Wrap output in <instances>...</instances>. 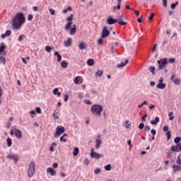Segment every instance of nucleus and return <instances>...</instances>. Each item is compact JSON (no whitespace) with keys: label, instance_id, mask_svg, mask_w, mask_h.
<instances>
[{"label":"nucleus","instance_id":"20e7f679","mask_svg":"<svg viewBox=\"0 0 181 181\" xmlns=\"http://www.w3.org/2000/svg\"><path fill=\"white\" fill-rule=\"evenodd\" d=\"M158 64V70H163V69H166V64H168V59L166 58L160 59L157 61Z\"/></svg>","mask_w":181,"mask_h":181},{"label":"nucleus","instance_id":"0eeeda50","mask_svg":"<svg viewBox=\"0 0 181 181\" xmlns=\"http://www.w3.org/2000/svg\"><path fill=\"white\" fill-rule=\"evenodd\" d=\"M90 157L93 159H100V158H103V155L94 152V148H91L90 150Z\"/></svg>","mask_w":181,"mask_h":181},{"label":"nucleus","instance_id":"ea45409f","mask_svg":"<svg viewBox=\"0 0 181 181\" xmlns=\"http://www.w3.org/2000/svg\"><path fill=\"white\" fill-rule=\"evenodd\" d=\"M149 71H151V73H152V74H155V66H151L149 68Z\"/></svg>","mask_w":181,"mask_h":181},{"label":"nucleus","instance_id":"5fc2aeb1","mask_svg":"<svg viewBox=\"0 0 181 181\" xmlns=\"http://www.w3.org/2000/svg\"><path fill=\"white\" fill-rule=\"evenodd\" d=\"M144 127H145V124L144 123H141L139 125V129H144Z\"/></svg>","mask_w":181,"mask_h":181},{"label":"nucleus","instance_id":"864d4df0","mask_svg":"<svg viewBox=\"0 0 181 181\" xmlns=\"http://www.w3.org/2000/svg\"><path fill=\"white\" fill-rule=\"evenodd\" d=\"M23 37H25V35H20L18 37V42H22V40H23Z\"/></svg>","mask_w":181,"mask_h":181},{"label":"nucleus","instance_id":"a211bd4d","mask_svg":"<svg viewBox=\"0 0 181 181\" xmlns=\"http://www.w3.org/2000/svg\"><path fill=\"white\" fill-rule=\"evenodd\" d=\"M47 173H49L51 176H56L57 175L56 170H54V169H53L52 168H48L47 169Z\"/></svg>","mask_w":181,"mask_h":181},{"label":"nucleus","instance_id":"bb28decb","mask_svg":"<svg viewBox=\"0 0 181 181\" xmlns=\"http://www.w3.org/2000/svg\"><path fill=\"white\" fill-rule=\"evenodd\" d=\"M95 148L96 149H100V146L101 145V144H103V142H101V141L100 139H96L95 141Z\"/></svg>","mask_w":181,"mask_h":181},{"label":"nucleus","instance_id":"f8f14e48","mask_svg":"<svg viewBox=\"0 0 181 181\" xmlns=\"http://www.w3.org/2000/svg\"><path fill=\"white\" fill-rule=\"evenodd\" d=\"M163 131H164V132H166L165 135L167 136L168 141H169V139H170V130H169V127L164 126L163 128Z\"/></svg>","mask_w":181,"mask_h":181},{"label":"nucleus","instance_id":"3c124183","mask_svg":"<svg viewBox=\"0 0 181 181\" xmlns=\"http://www.w3.org/2000/svg\"><path fill=\"white\" fill-rule=\"evenodd\" d=\"M52 93L54 95H56L57 94V93H59V88H56L52 90Z\"/></svg>","mask_w":181,"mask_h":181},{"label":"nucleus","instance_id":"f03ea898","mask_svg":"<svg viewBox=\"0 0 181 181\" xmlns=\"http://www.w3.org/2000/svg\"><path fill=\"white\" fill-rule=\"evenodd\" d=\"M90 112L92 115H94L97 118L101 117V113L103 112V106L101 105L95 104L91 107Z\"/></svg>","mask_w":181,"mask_h":181},{"label":"nucleus","instance_id":"c756f323","mask_svg":"<svg viewBox=\"0 0 181 181\" xmlns=\"http://www.w3.org/2000/svg\"><path fill=\"white\" fill-rule=\"evenodd\" d=\"M6 142H7V146H8V147L12 146V139H11L9 137L7 138Z\"/></svg>","mask_w":181,"mask_h":181},{"label":"nucleus","instance_id":"603ef678","mask_svg":"<svg viewBox=\"0 0 181 181\" xmlns=\"http://www.w3.org/2000/svg\"><path fill=\"white\" fill-rule=\"evenodd\" d=\"M163 5L166 8L168 6V0H163Z\"/></svg>","mask_w":181,"mask_h":181},{"label":"nucleus","instance_id":"de8ad7c7","mask_svg":"<svg viewBox=\"0 0 181 181\" xmlns=\"http://www.w3.org/2000/svg\"><path fill=\"white\" fill-rule=\"evenodd\" d=\"M35 111L37 114H42V109L39 107H36Z\"/></svg>","mask_w":181,"mask_h":181},{"label":"nucleus","instance_id":"423d86ee","mask_svg":"<svg viewBox=\"0 0 181 181\" xmlns=\"http://www.w3.org/2000/svg\"><path fill=\"white\" fill-rule=\"evenodd\" d=\"M66 21H69L65 25V30H70V28H71V25H73V22H71V21H73V14H71L70 16L66 18Z\"/></svg>","mask_w":181,"mask_h":181},{"label":"nucleus","instance_id":"2eb2a0df","mask_svg":"<svg viewBox=\"0 0 181 181\" xmlns=\"http://www.w3.org/2000/svg\"><path fill=\"white\" fill-rule=\"evenodd\" d=\"M106 22L107 25H115V23H117V19H114L111 16H109Z\"/></svg>","mask_w":181,"mask_h":181},{"label":"nucleus","instance_id":"338daca9","mask_svg":"<svg viewBox=\"0 0 181 181\" xmlns=\"http://www.w3.org/2000/svg\"><path fill=\"white\" fill-rule=\"evenodd\" d=\"M33 11H34L35 12H37L39 8H38L37 6H33Z\"/></svg>","mask_w":181,"mask_h":181},{"label":"nucleus","instance_id":"1a4fd4ad","mask_svg":"<svg viewBox=\"0 0 181 181\" xmlns=\"http://www.w3.org/2000/svg\"><path fill=\"white\" fill-rule=\"evenodd\" d=\"M172 152H180L181 151V143H178L175 146H173L170 148Z\"/></svg>","mask_w":181,"mask_h":181},{"label":"nucleus","instance_id":"8fccbe9b","mask_svg":"<svg viewBox=\"0 0 181 181\" xmlns=\"http://www.w3.org/2000/svg\"><path fill=\"white\" fill-rule=\"evenodd\" d=\"M169 63L173 64L175 62H176V59L175 58H170L168 60Z\"/></svg>","mask_w":181,"mask_h":181},{"label":"nucleus","instance_id":"052dcab7","mask_svg":"<svg viewBox=\"0 0 181 181\" xmlns=\"http://www.w3.org/2000/svg\"><path fill=\"white\" fill-rule=\"evenodd\" d=\"M53 117H54L55 119H59V116L57 115V113H54V114H53Z\"/></svg>","mask_w":181,"mask_h":181},{"label":"nucleus","instance_id":"0e129e2a","mask_svg":"<svg viewBox=\"0 0 181 181\" xmlns=\"http://www.w3.org/2000/svg\"><path fill=\"white\" fill-rule=\"evenodd\" d=\"M148 117V115H144L141 117V121H146V118Z\"/></svg>","mask_w":181,"mask_h":181},{"label":"nucleus","instance_id":"473e14b6","mask_svg":"<svg viewBox=\"0 0 181 181\" xmlns=\"http://www.w3.org/2000/svg\"><path fill=\"white\" fill-rule=\"evenodd\" d=\"M168 117H169L170 121H173V118H175V117L173 116V112H170L168 113Z\"/></svg>","mask_w":181,"mask_h":181},{"label":"nucleus","instance_id":"f704fd0d","mask_svg":"<svg viewBox=\"0 0 181 181\" xmlns=\"http://www.w3.org/2000/svg\"><path fill=\"white\" fill-rule=\"evenodd\" d=\"M180 141H181V138L179 136H177L175 139H174V142L175 144H180Z\"/></svg>","mask_w":181,"mask_h":181},{"label":"nucleus","instance_id":"5701e85b","mask_svg":"<svg viewBox=\"0 0 181 181\" xmlns=\"http://www.w3.org/2000/svg\"><path fill=\"white\" fill-rule=\"evenodd\" d=\"M159 121V117H156L154 120H151L150 124H151V125H157Z\"/></svg>","mask_w":181,"mask_h":181},{"label":"nucleus","instance_id":"c85d7f7f","mask_svg":"<svg viewBox=\"0 0 181 181\" xmlns=\"http://www.w3.org/2000/svg\"><path fill=\"white\" fill-rule=\"evenodd\" d=\"M87 64L88 66H94V59H88Z\"/></svg>","mask_w":181,"mask_h":181},{"label":"nucleus","instance_id":"412c9836","mask_svg":"<svg viewBox=\"0 0 181 181\" xmlns=\"http://www.w3.org/2000/svg\"><path fill=\"white\" fill-rule=\"evenodd\" d=\"M173 172H181V166L180 165H173Z\"/></svg>","mask_w":181,"mask_h":181},{"label":"nucleus","instance_id":"72a5a7b5","mask_svg":"<svg viewBox=\"0 0 181 181\" xmlns=\"http://www.w3.org/2000/svg\"><path fill=\"white\" fill-rule=\"evenodd\" d=\"M78 152H79L78 148L76 147L73 152L74 156H77V155H78Z\"/></svg>","mask_w":181,"mask_h":181},{"label":"nucleus","instance_id":"4be33fe9","mask_svg":"<svg viewBox=\"0 0 181 181\" xmlns=\"http://www.w3.org/2000/svg\"><path fill=\"white\" fill-rule=\"evenodd\" d=\"M65 47H70L71 46V38H68L66 41H64Z\"/></svg>","mask_w":181,"mask_h":181},{"label":"nucleus","instance_id":"49530a36","mask_svg":"<svg viewBox=\"0 0 181 181\" xmlns=\"http://www.w3.org/2000/svg\"><path fill=\"white\" fill-rule=\"evenodd\" d=\"M174 83L176 84L177 86H179V84H180V80L179 78L175 79Z\"/></svg>","mask_w":181,"mask_h":181},{"label":"nucleus","instance_id":"393cba45","mask_svg":"<svg viewBox=\"0 0 181 181\" xmlns=\"http://www.w3.org/2000/svg\"><path fill=\"white\" fill-rule=\"evenodd\" d=\"M54 56H57V62H62V55L59 54V52H55L54 53Z\"/></svg>","mask_w":181,"mask_h":181},{"label":"nucleus","instance_id":"cd10ccee","mask_svg":"<svg viewBox=\"0 0 181 181\" xmlns=\"http://www.w3.org/2000/svg\"><path fill=\"white\" fill-rule=\"evenodd\" d=\"M78 47L81 50H84V49H86V43L84 42H80Z\"/></svg>","mask_w":181,"mask_h":181},{"label":"nucleus","instance_id":"69168bd1","mask_svg":"<svg viewBox=\"0 0 181 181\" xmlns=\"http://www.w3.org/2000/svg\"><path fill=\"white\" fill-rule=\"evenodd\" d=\"M52 166L54 168H59V164L57 163H54Z\"/></svg>","mask_w":181,"mask_h":181},{"label":"nucleus","instance_id":"09e8293b","mask_svg":"<svg viewBox=\"0 0 181 181\" xmlns=\"http://www.w3.org/2000/svg\"><path fill=\"white\" fill-rule=\"evenodd\" d=\"M84 165H86L88 166V163H90V160H88V158H85L83 160Z\"/></svg>","mask_w":181,"mask_h":181},{"label":"nucleus","instance_id":"39448f33","mask_svg":"<svg viewBox=\"0 0 181 181\" xmlns=\"http://www.w3.org/2000/svg\"><path fill=\"white\" fill-rule=\"evenodd\" d=\"M66 129L64 127L59 126L56 128V132L54 134V138H59V135H62V134H64V132Z\"/></svg>","mask_w":181,"mask_h":181},{"label":"nucleus","instance_id":"58836bf2","mask_svg":"<svg viewBox=\"0 0 181 181\" xmlns=\"http://www.w3.org/2000/svg\"><path fill=\"white\" fill-rule=\"evenodd\" d=\"M3 93H4V90L2 89V87L0 86V104L2 103V100H1V98L2 97Z\"/></svg>","mask_w":181,"mask_h":181},{"label":"nucleus","instance_id":"e2e57ef3","mask_svg":"<svg viewBox=\"0 0 181 181\" xmlns=\"http://www.w3.org/2000/svg\"><path fill=\"white\" fill-rule=\"evenodd\" d=\"M85 103L86 104H88L89 105H91V104H93V103L90 100H86Z\"/></svg>","mask_w":181,"mask_h":181},{"label":"nucleus","instance_id":"a18cd8bd","mask_svg":"<svg viewBox=\"0 0 181 181\" xmlns=\"http://www.w3.org/2000/svg\"><path fill=\"white\" fill-rule=\"evenodd\" d=\"M111 168H112V167H111V165H110V164H108V165H107L105 166V169L106 170H111Z\"/></svg>","mask_w":181,"mask_h":181},{"label":"nucleus","instance_id":"6ab92c4d","mask_svg":"<svg viewBox=\"0 0 181 181\" xmlns=\"http://www.w3.org/2000/svg\"><path fill=\"white\" fill-rule=\"evenodd\" d=\"M76 32H77V27L76 26V24H74L73 28L70 29L69 35H71V36H73L76 35Z\"/></svg>","mask_w":181,"mask_h":181},{"label":"nucleus","instance_id":"774afa93","mask_svg":"<svg viewBox=\"0 0 181 181\" xmlns=\"http://www.w3.org/2000/svg\"><path fill=\"white\" fill-rule=\"evenodd\" d=\"M64 100L65 102L69 100V95H66L64 96Z\"/></svg>","mask_w":181,"mask_h":181},{"label":"nucleus","instance_id":"4c0bfd02","mask_svg":"<svg viewBox=\"0 0 181 181\" xmlns=\"http://www.w3.org/2000/svg\"><path fill=\"white\" fill-rule=\"evenodd\" d=\"M53 146H56V143H52V146L49 148V151L51 152H54V148Z\"/></svg>","mask_w":181,"mask_h":181},{"label":"nucleus","instance_id":"f3484780","mask_svg":"<svg viewBox=\"0 0 181 181\" xmlns=\"http://www.w3.org/2000/svg\"><path fill=\"white\" fill-rule=\"evenodd\" d=\"M6 49V46L4 45V43L0 45V54H2L3 56H6V52L5 49Z\"/></svg>","mask_w":181,"mask_h":181},{"label":"nucleus","instance_id":"b1692460","mask_svg":"<svg viewBox=\"0 0 181 181\" xmlns=\"http://www.w3.org/2000/svg\"><path fill=\"white\" fill-rule=\"evenodd\" d=\"M11 33H12V31L10 30H6L5 34L1 35L2 39H5L7 36H11Z\"/></svg>","mask_w":181,"mask_h":181},{"label":"nucleus","instance_id":"680f3d73","mask_svg":"<svg viewBox=\"0 0 181 181\" xmlns=\"http://www.w3.org/2000/svg\"><path fill=\"white\" fill-rule=\"evenodd\" d=\"M151 134L153 136H155V135H156V130L155 129H151Z\"/></svg>","mask_w":181,"mask_h":181},{"label":"nucleus","instance_id":"f257e3e1","mask_svg":"<svg viewBox=\"0 0 181 181\" xmlns=\"http://www.w3.org/2000/svg\"><path fill=\"white\" fill-rule=\"evenodd\" d=\"M25 23V14L23 13H18L12 19V26L14 29H20L22 25Z\"/></svg>","mask_w":181,"mask_h":181},{"label":"nucleus","instance_id":"bf43d9fd","mask_svg":"<svg viewBox=\"0 0 181 181\" xmlns=\"http://www.w3.org/2000/svg\"><path fill=\"white\" fill-rule=\"evenodd\" d=\"M142 18H144V16H141V17L137 19V22L139 23H141V22H142Z\"/></svg>","mask_w":181,"mask_h":181},{"label":"nucleus","instance_id":"a878e982","mask_svg":"<svg viewBox=\"0 0 181 181\" xmlns=\"http://www.w3.org/2000/svg\"><path fill=\"white\" fill-rule=\"evenodd\" d=\"M69 66V63L66 61H62L61 62V67L66 69Z\"/></svg>","mask_w":181,"mask_h":181},{"label":"nucleus","instance_id":"9d476101","mask_svg":"<svg viewBox=\"0 0 181 181\" xmlns=\"http://www.w3.org/2000/svg\"><path fill=\"white\" fill-rule=\"evenodd\" d=\"M166 83H163V77H161L159 80L158 84L156 86L157 88H159L160 90H163V88H165Z\"/></svg>","mask_w":181,"mask_h":181},{"label":"nucleus","instance_id":"37998d69","mask_svg":"<svg viewBox=\"0 0 181 181\" xmlns=\"http://www.w3.org/2000/svg\"><path fill=\"white\" fill-rule=\"evenodd\" d=\"M49 11L51 15H56V11H54V9L53 8H49Z\"/></svg>","mask_w":181,"mask_h":181},{"label":"nucleus","instance_id":"ddd939ff","mask_svg":"<svg viewBox=\"0 0 181 181\" xmlns=\"http://www.w3.org/2000/svg\"><path fill=\"white\" fill-rule=\"evenodd\" d=\"M8 159H12L14 162H18L19 160V156L17 154H9L7 156Z\"/></svg>","mask_w":181,"mask_h":181},{"label":"nucleus","instance_id":"79ce46f5","mask_svg":"<svg viewBox=\"0 0 181 181\" xmlns=\"http://www.w3.org/2000/svg\"><path fill=\"white\" fill-rule=\"evenodd\" d=\"M176 5H179V2L176 1L175 4V3H173L171 4V8L172 9H175V8H176Z\"/></svg>","mask_w":181,"mask_h":181},{"label":"nucleus","instance_id":"6e6d98bb","mask_svg":"<svg viewBox=\"0 0 181 181\" xmlns=\"http://www.w3.org/2000/svg\"><path fill=\"white\" fill-rule=\"evenodd\" d=\"M60 141L61 142H67V140L66 139H64V136H61L60 137Z\"/></svg>","mask_w":181,"mask_h":181},{"label":"nucleus","instance_id":"c9c22d12","mask_svg":"<svg viewBox=\"0 0 181 181\" xmlns=\"http://www.w3.org/2000/svg\"><path fill=\"white\" fill-rule=\"evenodd\" d=\"M103 71L99 70V71H98L95 73V76H96L97 77H101V76H103Z\"/></svg>","mask_w":181,"mask_h":181},{"label":"nucleus","instance_id":"9b49d317","mask_svg":"<svg viewBox=\"0 0 181 181\" xmlns=\"http://www.w3.org/2000/svg\"><path fill=\"white\" fill-rule=\"evenodd\" d=\"M116 21H117V23H118L121 26H124V25H127V22L122 21H124L123 15H121L120 16H119V18H116Z\"/></svg>","mask_w":181,"mask_h":181},{"label":"nucleus","instance_id":"c03bdc74","mask_svg":"<svg viewBox=\"0 0 181 181\" xmlns=\"http://www.w3.org/2000/svg\"><path fill=\"white\" fill-rule=\"evenodd\" d=\"M94 173H95V175H98V173H101V170L100 168H96L94 170Z\"/></svg>","mask_w":181,"mask_h":181},{"label":"nucleus","instance_id":"aec40b11","mask_svg":"<svg viewBox=\"0 0 181 181\" xmlns=\"http://www.w3.org/2000/svg\"><path fill=\"white\" fill-rule=\"evenodd\" d=\"M128 63H129V60L126 59V60H125V62H122V63L119 64L117 65V68H118V69H121V68H122V67H125V66L128 64Z\"/></svg>","mask_w":181,"mask_h":181},{"label":"nucleus","instance_id":"a19ab883","mask_svg":"<svg viewBox=\"0 0 181 181\" xmlns=\"http://www.w3.org/2000/svg\"><path fill=\"white\" fill-rule=\"evenodd\" d=\"M153 18H155V13H151L150 14V16L148 17V20L149 21H152L153 19Z\"/></svg>","mask_w":181,"mask_h":181},{"label":"nucleus","instance_id":"13d9d810","mask_svg":"<svg viewBox=\"0 0 181 181\" xmlns=\"http://www.w3.org/2000/svg\"><path fill=\"white\" fill-rule=\"evenodd\" d=\"M144 130L145 131H151V127L150 126H145Z\"/></svg>","mask_w":181,"mask_h":181},{"label":"nucleus","instance_id":"2f4dec72","mask_svg":"<svg viewBox=\"0 0 181 181\" xmlns=\"http://www.w3.org/2000/svg\"><path fill=\"white\" fill-rule=\"evenodd\" d=\"M0 63L5 64L6 63V59L4 57L0 56Z\"/></svg>","mask_w":181,"mask_h":181},{"label":"nucleus","instance_id":"4468645a","mask_svg":"<svg viewBox=\"0 0 181 181\" xmlns=\"http://www.w3.org/2000/svg\"><path fill=\"white\" fill-rule=\"evenodd\" d=\"M14 135L18 139H22V132L19 129H14Z\"/></svg>","mask_w":181,"mask_h":181},{"label":"nucleus","instance_id":"dca6fc26","mask_svg":"<svg viewBox=\"0 0 181 181\" xmlns=\"http://www.w3.org/2000/svg\"><path fill=\"white\" fill-rule=\"evenodd\" d=\"M74 84H82L83 83V78L81 76H76L74 79Z\"/></svg>","mask_w":181,"mask_h":181},{"label":"nucleus","instance_id":"6e6552de","mask_svg":"<svg viewBox=\"0 0 181 181\" xmlns=\"http://www.w3.org/2000/svg\"><path fill=\"white\" fill-rule=\"evenodd\" d=\"M110 36V31L108 30V28L107 26L103 27L101 34V37H108Z\"/></svg>","mask_w":181,"mask_h":181},{"label":"nucleus","instance_id":"e433bc0d","mask_svg":"<svg viewBox=\"0 0 181 181\" xmlns=\"http://www.w3.org/2000/svg\"><path fill=\"white\" fill-rule=\"evenodd\" d=\"M69 11H73V8H71V6L67 7V8L64 9L62 12L63 13H67Z\"/></svg>","mask_w":181,"mask_h":181},{"label":"nucleus","instance_id":"7c9ffc66","mask_svg":"<svg viewBox=\"0 0 181 181\" xmlns=\"http://www.w3.org/2000/svg\"><path fill=\"white\" fill-rule=\"evenodd\" d=\"M53 49H54L53 47H50V46L45 47V50H46V52H47V53H50V52H52V50H53Z\"/></svg>","mask_w":181,"mask_h":181},{"label":"nucleus","instance_id":"4d7b16f0","mask_svg":"<svg viewBox=\"0 0 181 181\" xmlns=\"http://www.w3.org/2000/svg\"><path fill=\"white\" fill-rule=\"evenodd\" d=\"M33 19V16L32 14H29L28 16V21H32Z\"/></svg>","mask_w":181,"mask_h":181},{"label":"nucleus","instance_id":"7ed1b4c3","mask_svg":"<svg viewBox=\"0 0 181 181\" xmlns=\"http://www.w3.org/2000/svg\"><path fill=\"white\" fill-rule=\"evenodd\" d=\"M36 173V163L34 161H31L28 165V176L32 177Z\"/></svg>","mask_w":181,"mask_h":181}]
</instances>
